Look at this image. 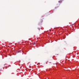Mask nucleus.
<instances>
[{"label": "nucleus", "mask_w": 79, "mask_h": 79, "mask_svg": "<svg viewBox=\"0 0 79 79\" xmlns=\"http://www.w3.org/2000/svg\"><path fill=\"white\" fill-rule=\"evenodd\" d=\"M61 2H62V1H59V3H61Z\"/></svg>", "instance_id": "1"}, {"label": "nucleus", "mask_w": 79, "mask_h": 79, "mask_svg": "<svg viewBox=\"0 0 79 79\" xmlns=\"http://www.w3.org/2000/svg\"><path fill=\"white\" fill-rule=\"evenodd\" d=\"M35 44V43H34V44Z\"/></svg>", "instance_id": "3"}, {"label": "nucleus", "mask_w": 79, "mask_h": 79, "mask_svg": "<svg viewBox=\"0 0 79 79\" xmlns=\"http://www.w3.org/2000/svg\"><path fill=\"white\" fill-rule=\"evenodd\" d=\"M21 52V50H20V51H17V53H19V52Z\"/></svg>", "instance_id": "2"}]
</instances>
